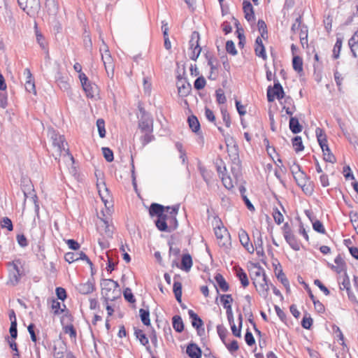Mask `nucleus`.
Returning a JSON list of instances; mask_svg holds the SVG:
<instances>
[{"label":"nucleus","mask_w":358,"mask_h":358,"mask_svg":"<svg viewBox=\"0 0 358 358\" xmlns=\"http://www.w3.org/2000/svg\"><path fill=\"white\" fill-rule=\"evenodd\" d=\"M215 280L222 292H227L229 290V286L222 274L217 273L215 276Z\"/></svg>","instance_id":"nucleus-27"},{"label":"nucleus","mask_w":358,"mask_h":358,"mask_svg":"<svg viewBox=\"0 0 358 358\" xmlns=\"http://www.w3.org/2000/svg\"><path fill=\"white\" fill-rule=\"evenodd\" d=\"M215 234L217 240H219V244L225 245L227 242L229 241V234L227 229L221 223L215 228Z\"/></svg>","instance_id":"nucleus-10"},{"label":"nucleus","mask_w":358,"mask_h":358,"mask_svg":"<svg viewBox=\"0 0 358 358\" xmlns=\"http://www.w3.org/2000/svg\"><path fill=\"white\" fill-rule=\"evenodd\" d=\"M199 170L200 171V173L203 178V180L209 183L211 178H212V172L208 171L205 167L199 165Z\"/></svg>","instance_id":"nucleus-38"},{"label":"nucleus","mask_w":358,"mask_h":358,"mask_svg":"<svg viewBox=\"0 0 358 358\" xmlns=\"http://www.w3.org/2000/svg\"><path fill=\"white\" fill-rule=\"evenodd\" d=\"M188 314L190 319L192 320V325L196 328L198 335L200 336L203 335L205 330L203 327V322L202 320L192 310H189Z\"/></svg>","instance_id":"nucleus-9"},{"label":"nucleus","mask_w":358,"mask_h":358,"mask_svg":"<svg viewBox=\"0 0 358 358\" xmlns=\"http://www.w3.org/2000/svg\"><path fill=\"white\" fill-rule=\"evenodd\" d=\"M255 52L257 57H262L264 60L266 59L267 56L264 45L255 46Z\"/></svg>","instance_id":"nucleus-45"},{"label":"nucleus","mask_w":358,"mask_h":358,"mask_svg":"<svg viewBox=\"0 0 358 358\" xmlns=\"http://www.w3.org/2000/svg\"><path fill=\"white\" fill-rule=\"evenodd\" d=\"M254 236L255 238L254 242H255V249L257 251V254L260 255V254L263 253V252H264L263 240H262V234L260 231H257Z\"/></svg>","instance_id":"nucleus-24"},{"label":"nucleus","mask_w":358,"mask_h":358,"mask_svg":"<svg viewBox=\"0 0 358 358\" xmlns=\"http://www.w3.org/2000/svg\"><path fill=\"white\" fill-rule=\"evenodd\" d=\"M101 55L108 76L113 78L114 75V64L110 52Z\"/></svg>","instance_id":"nucleus-11"},{"label":"nucleus","mask_w":358,"mask_h":358,"mask_svg":"<svg viewBox=\"0 0 358 358\" xmlns=\"http://www.w3.org/2000/svg\"><path fill=\"white\" fill-rule=\"evenodd\" d=\"M51 308L54 311L55 315H59L64 311L66 305L64 303L61 304V303L57 300H52Z\"/></svg>","instance_id":"nucleus-34"},{"label":"nucleus","mask_w":358,"mask_h":358,"mask_svg":"<svg viewBox=\"0 0 358 358\" xmlns=\"http://www.w3.org/2000/svg\"><path fill=\"white\" fill-rule=\"evenodd\" d=\"M24 74L26 76V81L24 87L26 90L29 93H36L34 79L33 78L32 74L29 69H25Z\"/></svg>","instance_id":"nucleus-13"},{"label":"nucleus","mask_w":358,"mask_h":358,"mask_svg":"<svg viewBox=\"0 0 358 358\" xmlns=\"http://www.w3.org/2000/svg\"><path fill=\"white\" fill-rule=\"evenodd\" d=\"M273 217L275 222L277 224H280L284 221V217H283L282 214L277 208H273Z\"/></svg>","instance_id":"nucleus-43"},{"label":"nucleus","mask_w":358,"mask_h":358,"mask_svg":"<svg viewBox=\"0 0 358 358\" xmlns=\"http://www.w3.org/2000/svg\"><path fill=\"white\" fill-rule=\"evenodd\" d=\"M292 145L294 150L296 152H301L304 149V146L302 143V139L300 136H295L292 139Z\"/></svg>","instance_id":"nucleus-37"},{"label":"nucleus","mask_w":358,"mask_h":358,"mask_svg":"<svg viewBox=\"0 0 358 358\" xmlns=\"http://www.w3.org/2000/svg\"><path fill=\"white\" fill-rule=\"evenodd\" d=\"M21 274L17 266L15 264L12 265L10 270L9 282L11 285H15L20 280Z\"/></svg>","instance_id":"nucleus-20"},{"label":"nucleus","mask_w":358,"mask_h":358,"mask_svg":"<svg viewBox=\"0 0 358 358\" xmlns=\"http://www.w3.org/2000/svg\"><path fill=\"white\" fill-rule=\"evenodd\" d=\"M250 276L259 295L264 299L267 298L269 285L264 268L260 266L255 265L251 270Z\"/></svg>","instance_id":"nucleus-1"},{"label":"nucleus","mask_w":358,"mask_h":358,"mask_svg":"<svg viewBox=\"0 0 358 358\" xmlns=\"http://www.w3.org/2000/svg\"><path fill=\"white\" fill-rule=\"evenodd\" d=\"M179 206H174L172 207L166 206V215L158 217L155 221V224L157 229L161 231H168V225L167 222H174L176 225H177V220L176 215L178 213ZM176 226L174 227L176 228Z\"/></svg>","instance_id":"nucleus-3"},{"label":"nucleus","mask_w":358,"mask_h":358,"mask_svg":"<svg viewBox=\"0 0 358 358\" xmlns=\"http://www.w3.org/2000/svg\"><path fill=\"white\" fill-rule=\"evenodd\" d=\"M348 45L350 46V50L352 53V55L355 58L357 57L356 50L358 48V41L356 38L355 36H352L349 41Z\"/></svg>","instance_id":"nucleus-39"},{"label":"nucleus","mask_w":358,"mask_h":358,"mask_svg":"<svg viewBox=\"0 0 358 358\" xmlns=\"http://www.w3.org/2000/svg\"><path fill=\"white\" fill-rule=\"evenodd\" d=\"M144 134L141 138V143L143 146L150 143L155 139V136L152 135V132L144 131Z\"/></svg>","instance_id":"nucleus-40"},{"label":"nucleus","mask_w":358,"mask_h":358,"mask_svg":"<svg viewBox=\"0 0 358 358\" xmlns=\"http://www.w3.org/2000/svg\"><path fill=\"white\" fill-rule=\"evenodd\" d=\"M102 152H103L104 158L106 159V160L107 162H111L113 161V159H114L113 152L110 148H102Z\"/></svg>","instance_id":"nucleus-48"},{"label":"nucleus","mask_w":358,"mask_h":358,"mask_svg":"<svg viewBox=\"0 0 358 358\" xmlns=\"http://www.w3.org/2000/svg\"><path fill=\"white\" fill-rule=\"evenodd\" d=\"M178 94L181 96H187L191 91V85L185 80H180L177 83Z\"/></svg>","instance_id":"nucleus-19"},{"label":"nucleus","mask_w":358,"mask_h":358,"mask_svg":"<svg viewBox=\"0 0 358 358\" xmlns=\"http://www.w3.org/2000/svg\"><path fill=\"white\" fill-rule=\"evenodd\" d=\"M236 276L241 281V285L243 287H246L249 285V280L246 273L243 271V268L238 267L236 268Z\"/></svg>","instance_id":"nucleus-25"},{"label":"nucleus","mask_w":358,"mask_h":358,"mask_svg":"<svg viewBox=\"0 0 358 358\" xmlns=\"http://www.w3.org/2000/svg\"><path fill=\"white\" fill-rule=\"evenodd\" d=\"M277 278L278 280L281 281L284 286H289V281L287 278L285 277V275L284 274L281 268L278 271V273H277Z\"/></svg>","instance_id":"nucleus-63"},{"label":"nucleus","mask_w":358,"mask_h":358,"mask_svg":"<svg viewBox=\"0 0 358 358\" xmlns=\"http://www.w3.org/2000/svg\"><path fill=\"white\" fill-rule=\"evenodd\" d=\"M289 126L290 130L294 134L300 133L302 130V127L299 124V120L294 117H290Z\"/></svg>","instance_id":"nucleus-28"},{"label":"nucleus","mask_w":358,"mask_h":358,"mask_svg":"<svg viewBox=\"0 0 358 358\" xmlns=\"http://www.w3.org/2000/svg\"><path fill=\"white\" fill-rule=\"evenodd\" d=\"M342 46V41L340 38H337L336 42L334 45L333 50V57L334 59H338L339 57V53Z\"/></svg>","instance_id":"nucleus-47"},{"label":"nucleus","mask_w":358,"mask_h":358,"mask_svg":"<svg viewBox=\"0 0 358 358\" xmlns=\"http://www.w3.org/2000/svg\"><path fill=\"white\" fill-rule=\"evenodd\" d=\"M57 83L58 86L60 87V89L63 90H68L69 89V83L64 79V78H58L57 79Z\"/></svg>","instance_id":"nucleus-60"},{"label":"nucleus","mask_w":358,"mask_h":358,"mask_svg":"<svg viewBox=\"0 0 358 358\" xmlns=\"http://www.w3.org/2000/svg\"><path fill=\"white\" fill-rule=\"evenodd\" d=\"M233 301L231 294H223L220 296V301L224 308L231 306Z\"/></svg>","instance_id":"nucleus-42"},{"label":"nucleus","mask_w":358,"mask_h":358,"mask_svg":"<svg viewBox=\"0 0 358 358\" xmlns=\"http://www.w3.org/2000/svg\"><path fill=\"white\" fill-rule=\"evenodd\" d=\"M96 126L99 131V134L101 138L106 136L105 122L103 119H98L96 121Z\"/></svg>","instance_id":"nucleus-44"},{"label":"nucleus","mask_w":358,"mask_h":358,"mask_svg":"<svg viewBox=\"0 0 358 358\" xmlns=\"http://www.w3.org/2000/svg\"><path fill=\"white\" fill-rule=\"evenodd\" d=\"M243 10L245 18L249 22H253L255 20L253 6L249 1L244 0L243 2Z\"/></svg>","instance_id":"nucleus-16"},{"label":"nucleus","mask_w":358,"mask_h":358,"mask_svg":"<svg viewBox=\"0 0 358 358\" xmlns=\"http://www.w3.org/2000/svg\"><path fill=\"white\" fill-rule=\"evenodd\" d=\"M1 227L2 228H6L7 229L8 231H12L13 229V223H12V221L10 219H9L8 217H3L1 220Z\"/></svg>","instance_id":"nucleus-46"},{"label":"nucleus","mask_w":358,"mask_h":358,"mask_svg":"<svg viewBox=\"0 0 358 358\" xmlns=\"http://www.w3.org/2000/svg\"><path fill=\"white\" fill-rule=\"evenodd\" d=\"M224 344L231 353H234V352L237 351L239 348L238 342L236 340L232 341L230 343H227L225 341Z\"/></svg>","instance_id":"nucleus-53"},{"label":"nucleus","mask_w":358,"mask_h":358,"mask_svg":"<svg viewBox=\"0 0 358 358\" xmlns=\"http://www.w3.org/2000/svg\"><path fill=\"white\" fill-rule=\"evenodd\" d=\"M45 8L48 14L55 18L59 11V4L56 0H45Z\"/></svg>","instance_id":"nucleus-15"},{"label":"nucleus","mask_w":358,"mask_h":358,"mask_svg":"<svg viewBox=\"0 0 358 358\" xmlns=\"http://www.w3.org/2000/svg\"><path fill=\"white\" fill-rule=\"evenodd\" d=\"M78 290L82 294H90L94 291V285L90 281L81 283L78 285Z\"/></svg>","instance_id":"nucleus-26"},{"label":"nucleus","mask_w":358,"mask_h":358,"mask_svg":"<svg viewBox=\"0 0 358 358\" xmlns=\"http://www.w3.org/2000/svg\"><path fill=\"white\" fill-rule=\"evenodd\" d=\"M53 145L57 148L58 151H64L67 155L69 154V149L66 148V143L64 141V136L59 134H54L52 136Z\"/></svg>","instance_id":"nucleus-14"},{"label":"nucleus","mask_w":358,"mask_h":358,"mask_svg":"<svg viewBox=\"0 0 358 358\" xmlns=\"http://www.w3.org/2000/svg\"><path fill=\"white\" fill-rule=\"evenodd\" d=\"M221 113L226 127H229L231 125L230 116L227 112V108H221Z\"/></svg>","instance_id":"nucleus-54"},{"label":"nucleus","mask_w":358,"mask_h":358,"mask_svg":"<svg viewBox=\"0 0 358 358\" xmlns=\"http://www.w3.org/2000/svg\"><path fill=\"white\" fill-rule=\"evenodd\" d=\"M134 336L139 341L140 343L145 346L147 351L150 352V346L149 345V340L147 336L144 334L143 331L137 328H134Z\"/></svg>","instance_id":"nucleus-17"},{"label":"nucleus","mask_w":358,"mask_h":358,"mask_svg":"<svg viewBox=\"0 0 358 358\" xmlns=\"http://www.w3.org/2000/svg\"><path fill=\"white\" fill-rule=\"evenodd\" d=\"M8 344H9L10 348L13 351H15V352L13 355V358H20V354H19V352H18L17 343H15V339H12V338H11V340H9V339L8 338Z\"/></svg>","instance_id":"nucleus-56"},{"label":"nucleus","mask_w":358,"mask_h":358,"mask_svg":"<svg viewBox=\"0 0 358 358\" xmlns=\"http://www.w3.org/2000/svg\"><path fill=\"white\" fill-rule=\"evenodd\" d=\"M273 92L279 100L284 97L283 88L278 80H275Z\"/></svg>","instance_id":"nucleus-31"},{"label":"nucleus","mask_w":358,"mask_h":358,"mask_svg":"<svg viewBox=\"0 0 358 358\" xmlns=\"http://www.w3.org/2000/svg\"><path fill=\"white\" fill-rule=\"evenodd\" d=\"M226 50L229 54L231 55H236L237 50L235 47V44L232 41H227L226 43Z\"/></svg>","instance_id":"nucleus-51"},{"label":"nucleus","mask_w":358,"mask_h":358,"mask_svg":"<svg viewBox=\"0 0 358 358\" xmlns=\"http://www.w3.org/2000/svg\"><path fill=\"white\" fill-rule=\"evenodd\" d=\"M141 117L138 121V128L141 132H153V119L145 110H141Z\"/></svg>","instance_id":"nucleus-8"},{"label":"nucleus","mask_w":358,"mask_h":358,"mask_svg":"<svg viewBox=\"0 0 358 358\" xmlns=\"http://www.w3.org/2000/svg\"><path fill=\"white\" fill-rule=\"evenodd\" d=\"M186 352L188 356L191 358H201V350L194 343H190L187 347Z\"/></svg>","instance_id":"nucleus-21"},{"label":"nucleus","mask_w":358,"mask_h":358,"mask_svg":"<svg viewBox=\"0 0 358 358\" xmlns=\"http://www.w3.org/2000/svg\"><path fill=\"white\" fill-rule=\"evenodd\" d=\"M216 99L218 103L223 104L226 102L227 99L222 89H218L215 92Z\"/></svg>","instance_id":"nucleus-52"},{"label":"nucleus","mask_w":358,"mask_h":358,"mask_svg":"<svg viewBox=\"0 0 358 358\" xmlns=\"http://www.w3.org/2000/svg\"><path fill=\"white\" fill-rule=\"evenodd\" d=\"M124 299L130 303H134L136 301L135 298L131 292V290L129 288H127L124 291Z\"/></svg>","instance_id":"nucleus-64"},{"label":"nucleus","mask_w":358,"mask_h":358,"mask_svg":"<svg viewBox=\"0 0 358 358\" xmlns=\"http://www.w3.org/2000/svg\"><path fill=\"white\" fill-rule=\"evenodd\" d=\"M192 259L189 254H185L182 256L181 260L180 268L186 272H188L192 266Z\"/></svg>","instance_id":"nucleus-23"},{"label":"nucleus","mask_w":358,"mask_h":358,"mask_svg":"<svg viewBox=\"0 0 358 358\" xmlns=\"http://www.w3.org/2000/svg\"><path fill=\"white\" fill-rule=\"evenodd\" d=\"M173 327L177 332H182L184 329V324L180 316L175 315L173 317Z\"/></svg>","instance_id":"nucleus-30"},{"label":"nucleus","mask_w":358,"mask_h":358,"mask_svg":"<svg viewBox=\"0 0 358 358\" xmlns=\"http://www.w3.org/2000/svg\"><path fill=\"white\" fill-rule=\"evenodd\" d=\"M221 178H222L223 185H224V187L227 189H231L234 187L232 180H231V179L230 178L229 176H227L226 175H223L222 176H221Z\"/></svg>","instance_id":"nucleus-61"},{"label":"nucleus","mask_w":358,"mask_h":358,"mask_svg":"<svg viewBox=\"0 0 358 358\" xmlns=\"http://www.w3.org/2000/svg\"><path fill=\"white\" fill-rule=\"evenodd\" d=\"M82 87L87 96L92 98L94 96V94L97 89V86L95 84H92L88 81L87 83L83 84Z\"/></svg>","instance_id":"nucleus-29"},{"label":"nucleus","mask_w":358,"mask_h":358,"mask_svg":"<svg viewBox=\"0 0 358 358\" xmlns=\"http://www.w3.org/2000/svg\"><path fill=\"white\" fill-rule=\"evenodd\" d=\"M340 288L342 290L345 289L347 291L348 296L350 298V283L348 278L343 279V282L341 284Z\"/></svg>","instance_id":"nucleus-62"},{"label":"nucleus","mask_w":358,"mask_h":358,"mask_svg":"<svg viewBox=\"0 0 358 358\" xmlns=\"http://www.w3.org/2000/svg\"><path fill=\"white\" fill-rule=\"evenodd\" d=\"M139 313L143 324L144 325L149 326L150 324L149 310L141 308L139 310Z\"/></svg>","instance_id":"nucleus-36"},{"label":"nucleus","mask_w":358,"mask_h":358,"mask_svg":"<svg viewBox=\"0 0 358 358\" xmlns=\"http://www.w3.org/2000/svg\"><path fill=\"white\" fill-rule=\"evenodd\" d=\"M238 237L241 245L247 250L250 253H253L255 248L252 243H250V238L248 233L243 229H241L238 231Z\"/></svg>","instance_id":"nucleus-12"},{"label":"nucleus","mask_w":358,"mask_h":358,"mask_svg":"<svg viewBox=\"0 0 358 358\" xmlns=\"http://www.w3.org/2000/svg\"><path fill=\"white\" fill-rule=\"evenodd\" d=\"M293 177L297 185L302 189L305 194H311L313 193V189L311 182L309 178L303 171L298 173V174Z\"/></svg>","instance_id":"nucleus-6"},{"label":"nucleus","mask_w":358,"mask_h":358,"mask_svg":"<svg viewBox=\"0 0 358 358\" xmlns=\"http://www.w3.org/2000/svg\"><path fill=\"white\" fill-rule=\"evenodd\" d=\"M206 84V79L203 76H200L196 79L194 83V88L199 90L203 89Z\"/></svg>","instance_id":"nucleus-50"},{"label":"nucleus","mask_w":358,"mask_h":358,"mask_svg":"<svg viewBox=\"0 0 358 358\" xmlns=\"http://www.w3.org/2000/svg\"><path fill=\"white\" fill-rule=\"evenodd\" d=\"M188 123H189V126L190 129L192 130V131L196 133L199 131L200 124H199V122L196 116H194V115L189 116L188 117Z\"/></svg>","instance_id":"nucleus-32"},{"label":"nucleus","mask_w":358,"mask_h":358,"mask_svg":"<svg viewBox=\"0 0 358 358\" xmlns=\"http://www.w3.org/2000/svg\"><path fill=\"white\" fill-rule=\"evenodd\" d=\"M36 41L42 49H45V41L43 36L37 30L36 27Z\"/></svg>","instance_id":"nucleus-58"},{"label":"nucleus","mask_w":358,"mask_h":358,"mask_svg":"<svg viewBox=\"0 0 358 358\" xmlns=\"http://www.w3.org/2000/svg\"><path fill=\"white\" fill-rule=\"evenodd\" d=\"M13 314L14 315V320H12L9 331H10L11 338L15 339L17 336V321H16L15 313L13 312Z\"/></svg>","instance_id":"nucleus-41"},{"label":"nucleus","mask_w":358,"mask_h":358,"mask_svg":"<svg viewBox=\"0 0 358 358\" xmlns=\"http://www.w3.org/2000/svg\"><path fill=\"white\" fill-rule=\"evenodd\" d=\"M20 7L29 15H34L40 10L39 0H17Z\"/></svg>","instance_id":"nucleus-7"},{"label":"nucleus","mask_w":358,"mask_h":358,"mask_svg":"<svg viewBox=\"0 0 358 358\" xmlns=\"http://www.w3.org/2000/svg\"><path fill=\"white\" fill-rule=\"evenodd\" d=\"M101 294L106 303L113 301L120 296V290L117 282L112 279H103L101 282Z\"/></svg>","instance_id":"nucleus-2"},{"label":"nucleus","mask_w":358,"mask_h":358,"mask_svg":"<svg viewBox=\"0 0 358 358\" xmlns=\"http://www.w3.org/2000/svg\"><path fill=\"white\" fill-rule=\"evenodd\" d=\"M292 66L294 71L298 73L303 71V60L299 56H294L292 59Z\"/></svg>","instance_id":"nucleus-35"},{"label":"nucleus","mask_w":358,"mask_h":358,"mask_svg":"<svg viewBox=\"0 0 358 358\" xmlns=\"http://www.w3.org/2000/svg\"><path fill=\"white\" fill-rule=\"evenodd\" d=\"M78 257L77 252H69L65 254L64 259L67 262L71 264L78 261Z\"/></svg>","instance_id":"nucleus-49"},{"label":"nucleus","mask_w":358,"mask_h":358,"mask_svg":"<svg viewBox=\"0 0 358 358\" xmlns=\"http://www.w3.org/2000/svg\"><path fill=\"white\" fill-rule=\"evenodd\" d=\"M173 292L176 296V299L178 303H181L182 301V284L179 281H174L173 287Z\"/></svg>","instance_id":"nucleus-33"},{"label":"nucleus","mask_w":358,"mask_h":358,"mask_svg":"<svg viewBox=\"0 0 358 358\" xmlns=\"http://www.w3.org/2000/svg\"><path fill=\"white\" fill-rule=\"evenodd\" d=\"M334 262L336 264L337 266H332V268L335 269V271L338 273H340L343 270V260L340 255H338L335 259Z\"/></svg>","instance_id":"nucleus-55"},{"label":"nucleus","mask_w":358,"mask_h":358,"mask_svg":"<svg viewBox=\"0 0 358 358\" xmlns=\"http://www.w3.org/2000/svg\"><path fill=\"white\" fill-rule=\"evenodd\" d=\"M313 228L315 231L320 233V234H325V229L324 227L323 224L319 221L316 220L313 223Z\"/></svg>","instance_id":"nucleus-59"},{"label":"nucleus","mask_w":358,"mask_h":358,"mask_svg":"<svg viewBox=\"0 0 358 358\" xmlns=\"http://www.w3.org/2000/svg\"><path fill=\"white\" fill-rule=\"evenodd\" d=\"M199 39L200 36L199 32L193 31L189 41V49L191 50L189 58L194 61L197 59L201 51V48L199 45Z\"/></svg>","instance_id":"nucleus-5"},{"label":"nucleus","mask_w":358,"mask_h":358,"mask_svg":"<svg viewBox=\"0 0 358 358\" xmlns=\"http://www.w3.org/2000/svg\"><path fill=\"white\" fill-rule=\"evenodd\" d=\"M284 238L289 246L294 250L298 251L300 250V244L297 241L296 236L291 232H286Z\"/></svg>","instance_id":"nucleus-22"},{"label":"nucleus","mask_w":358,"mask_h":358,"mask_svg":"<svg viewBox=\"0 0 358 358\" xmlns=\"http://www.w3.org/2000/svg\"><path fill=\"white\" fill-rule=\"evenodd\" d=\"M149 212L152 217L156 215L157 217H160L166 215V213H164L166 207L155 203L151 204Z\"/></svg>","instance_id":"nucleus-18"},{"label":"nucleus","mask_w":358,"mask_h":358,"mask_svg":"<svg viewBox=\"0 0 358 358\" xmlns=\"http://www.w3.org/2000/svg\"><path fill=\"white\" fill-rule=\"evenodd\" d=\"M316 136L317 138V141L319 143V145H320L324 155V159L326 162H330V163H335L336 162V157L331 152V150L327 145V141L325 134L323 132L322 129L320 128H317L316 131Z\"/></svg>","instance_id":"nucleus-4"},{"label":"nucleus","mask_w":358,"mask_h":358,"mask_svg":"<svg viewBox=\"0 0 358 358\" xmlns=\"http://www.w3.org/2000/svg\"><path fill=\"white\" fill-rule=\"evenodd\" d=\"M152 89V84L150 79L148 77L143 78V90L148 95L150 94Z\"/></svg>","instance_id":"nucleus-57"}]
</instances>
